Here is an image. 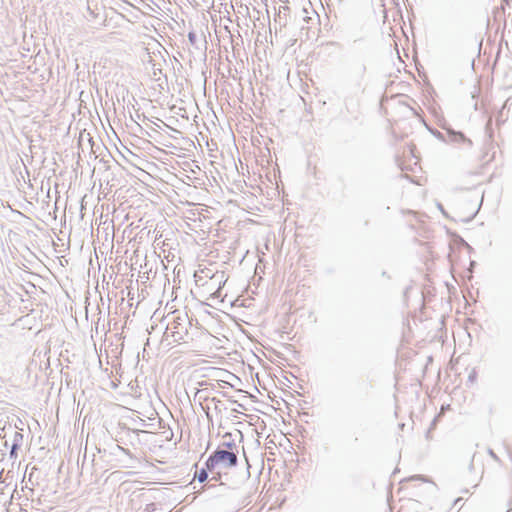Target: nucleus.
<instances>
[{
	"label": "nucleus",
	"instance_id": "1",
	"mask_svg": "<svg viewBox=\"0 0 512 512\" xmlns=\"http://www.w3.org/2000/svg\"><path fill=\"white\" fill-rule=\"evenodd\" d=\"M237 453L238 451H227L218 447L206 460V467L211 473H214V469L217 466L224 468L235 467L238 463Z\"/></svg>",
	"mask_w": 512,
	"mask_h": 512
},
{
	"label": "nucleus",
	"instance_id": "2",
	"mask_svg": "<svg viewBox=\"0 0 512 512\" xmlns=\"http://www.w3.org/2000/svg\"><path fill=\"white\" fill-rule=\"evenodd\" d=\"M186 321L187 315L175 317L167 324L165 331L166 337H172L174 342L184 340L185 336L188 334Z\"/></svg>",
	"mask_w": 512,
	"mask_h": 512
},
{
	"label": "nucleus",
	"instance_id": "3",
	"mask_svg": "<svg viewBox=\"0 0 512 512\" xmlns=\"http://www.w3.org/2000/svg\"><path fill=\"white\" fill-rule=\"evenodd\" d=\"M449 141L454 143H467L469 146L472 145V141L465 137L462 132L447 129Z\"/></svg>",
	"mask_w": 512,
	"mask_h": 512
},
{
	"label": "nucleus",
	"instance_id": "4",
	"mask_svg": "<svg viewBox=\"0 0 512 512\" xmlns=\"http://www.w3.org/2000/svg\"><path fill=\"white\" fill-rule=\"evenodd\" d=\"M93 457H95V455H93ZM94 461H95L94 458L88 460L86 454L84 455L82 465H81V472H80L81 477H83L85 479L88 474L92 477V475H93L92 469L94 467Z\"/></svg>",
	"mask_w": 512,
	"mask_h": 512
},
{
	"label": "nucleus",
	"instance_id": "5",
	"mask_svg": "<svg viewBox=\"0 0 512 512\" xmlns=\"http://www.w3.org/2000/svg\"><path fill=\"white\" fill-rule=\"evenodd\" d=\"M223 443L219 446L221 448H225L227 451H238L237 445L232 439V434L230 432H226L223 435Z\"/></svg>",
	"mask_w": 512,
	"mask_h": 512
},
{
	"label": "nucleus",
	"instance_id": "6",
	"mask_svg": "<svg viewBox=\"0 0 512 512\" xmlns=\"http://www.w3.org/2000/svg\"><path fill=\"white\" fill-rule=\"evenodd\" d=\"M208 471L209 470L205 466V467L201 468L199 472H196L195 477L197 478V480L200 483H203V482H205L207 480V478H208Z\"/></svg>",
	"mask_w": 512,
	"mask_h": 512
},
{
	"label": "nucleus",
	"instance_id": "7",
	"mask_svg": "<svg viewBox=\"0 0 512 512\" xmlns=\"http://www.w3.org/2000/svg\"><path fill=\"white\" fill-rule=\"evenodd\" d=\"M188 41L192 46H196L197 35L195 32L191 31L188 33Z\"/></svg>",
	"mask_w": 512,
	"mask_h": 512
},
{
	"label": "nucleus",
	"instance_id": "8",
	"mask_svg": "<svg viewBox=\"0 0 512 512\" xmlns=\"http://www.w3.org/2000/svg\"><path fill=\"white\" fill-rule=\"evenodd\" d=\"M488 454L491 456L492 459L499 462V457L495 454V452L492 449H488Z\"/></svg>",
	"mask_w": 512,
	"mask_h": 512
},
{
	"label": "nucleus",
	"instance_id": "9",
	"mask_svg": "<svg viewBox=\"0 0 512 512\" xmlns=\"http://www.w3.org/2000/svg\"><path fill=\"white\" fill-rule=\"evenodd\" d=\"M211 296L213 298H219L221 296V286H219L217 290L211 294Z\"/></svg>",
	"mask_w": 512,
	"mask_h": 512
},
{
	"label": "nucleus",
	"instance_id": "10",
	"mask_svg": "<svg viewBox=\"0 0 512 512\" xmlns=\"http://www.w3.org/2000/svg\"><path fill=\"white\" fill-rule=\"evenodd\" d=\"M116 449H117V450H119V451H121V452H123V453H125V454H127V455H130V453H129V450H128V449H125V448H123V447H121V446H119V445H116Z\"/></svg>",
	"mask_w": 512,
	"mask_h": 512
},
{
	"label": "nucleus",
	"instance_id": "11",
	"mask_svg": "<svg viewBox=\"0 0 512 512\" xmlns=\"http://www.w3.org/2000/svg\"><path fill=\"white\" fill-rule=\"evenodd\" d=\"M434 134H435L439 139L444 140V136H443V134H442V133H440V132H438V131H437V132H435Z\"/></svg>",
	"mask_w": 512,
	"mask_h": 512
},
{
	"label": "nucleus",
	"instance_id": "12",
	"mask_svg": "<svg viewBox=\"0 0 512 512\" xmlns=\"http://www.w3.org/2000/svg\"><path fill=\"white\" fill-rule=\"evenodd\" d=\"M153 68H154L153 75H154V77H156L158 74V71L161 72V69H156L155 65H153Z\"/></svg>",
	"mask_w": 512,
	"mask_h": 512
},
{
	"label": "nucleus",
	"instance_id": "13",
	"mask_svg": "<svg viewBox=\"0 0 512 512\" xmlns=\"http://www.w3.org/2000/svg\"><path fill=\"white\" fill-rule=\"evenodd\" d=\"M220 478V473H217V476L216 475H213L211 480H215L217 481L218 479Z\"/></svg>",
	"mask_w": 512,
	"mask_h": 512
},
{
	"label": "nucleus",
	"instance_id": "14",
	"mask_svg": "<svg viewBox=\"0 0 512 512\" xmlns=\"http://www.w3.org/2000/svg\"><path fill=\"white\" fill-rule=\"evenodd\" d=\"M365 70H366V67L363 65L361 67V77L364 75Z\"/></svg>",
	"mask_w": 512,
	"mask_h": 512
},
{
	"label": "nucleus",
	"instance_id": "15",
	"mask_svg": "<svg viewBox=\"0 0 512 512\" xmlns=\"http://www.w3.org/2000/svg\"><path fill=\"white\" fill-rule=\"evenodd\" d=\"M17 449V446L16 445H13L12 447V450H11V454L15 453V450Z\"/></svg>",
	"mask_w": 512,
	"mask_h": 512
},
{
	"label": "nucleus",
	"instance_id": "16",
	"mask_svg": "<svg viewBox=\"0 0 512 512\" xmlns=\"http://www.w3.org/2000/svg\"><path fill=\"white\" fill-rule=\"evenodd\" d=\"M475 458H476V455L474 454V455H473V458H472V463L470 464V468H472V467H473V461H474V459H475Z\"/></svg>",
	"mask_w": 512,
	"mask_h": 512
},
{
	"label": "nucleus",
	"instance_id": "17",
	"mask_svg": "<svg viewBox=\"0 0 512 512\" xmlns=\"http://www.w3.org/2000/svg\"><path fill=\"white\" fill-rule=\"evenodd\" d=\"M420 478H421L420 476H414V477H411L410 479L415 480V479H420Z\"/></svg>",
	"mask_w": 512,
	"mask_h": 512
},
{
	"label": "nucleus",
	"instance_id": "18",
	"mask_svg": "<svg viewBox=\"0 0 512 512\" xmlns=\"http://www.w3.org/2000/svg\"><path fill=\"white\" fill-rule=\"evenodd\" d=\"M476 96V90L474 92H472V98L474 99Z\"/></svg>",
	"mask_w": 512,
	"mask_h": 512
},
{
	"label": "nucleus",
	"instance_id": "19",
	"mask_svg": "<svg viewBox=\"0 0 512 512\" xmlns=\"http://www.w3.org/2000/svg\"><path fill=\"white\" fill-rule=\"evenodd\" d=\"M357 87H358V89H361V82L357 83Z\"/></svg>",
	"mask_w": 512,
	"mask_h": 512
},
{
	"label": "nucleus",
	"instance_id": "20",
	"mask_svg": "<svg viewBox=\"0 0 512 512\" xmlns=\"http://www.w3.org/2000/svg\"><path fill=\"white\" fill-rule=\"evenodd\" d=\"M476 213L472 214V216L468 219V220H471L475 217Z\"/></svg>",
	"mask_w": 512,
	"mask_h": 512
},
{
	"label": "nucleus",
	"instance_id": "21",
	"mask_svg": "<svg viewBox=\"0 0 512 512\" xmlns=\"http://www.w3.org/2000/svg\"><path fill=\"white\" fill-rule=\"evenodd\" d=\"M469 379H470V380L474 379V375H470V376H469Z\"/></svg>",
	"mask_w": 512,
	"mask_h": 512
},
{
	"label": "nucleus",
	"instance_id": "22",
	"mask_svg": "<svg viewBox=\"0 0 512 512\" xmlns=\"http://www.w3.org/2000/svg\"><path fill=\"white\" fill-rule=\"evenodd\" d=\"M149 507V510H152V507H150V504H147V508Z\"/></svg>",
	"mask_w": 512,
	"mask_h": 512
},
{
	"label": "nucleus",
	"instance_id": "23",
	"mask_svg": "<svg viewBox=\"0 0 512 512\" xmlns=\"http://www.w3.org/2000/svg\"><path fill=\"white\" fill-rule=\"evenodd\" d=\"M149 507V510H152V507H150V504H147V508Z\"/></svg>",
	"mask_w": 512,
	"mask_h": 512
}]
</instances>
